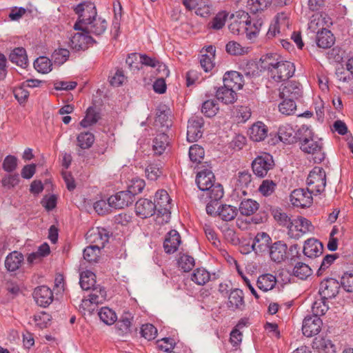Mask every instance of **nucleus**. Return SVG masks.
<instances>
[{"instance_id":"nucleus-48","label":"nucleus","mask_w":353,"mask_h":353,"mask_svg":"<svg viewBox=\"0 0 353 353\" xmlns=\"http://www.w3.org/2000/svg\"><path fill=\"white\" fill-rule=\"evenodd\" d=\"M155 125L162 128L161 132H165L172 125V121L169 115L165 113V110L160 111L157 114Z\"/></svg>"},{"instance_id":"nucleus-17","label":"nucleus","mask_w":353,"mask_h":353,"mask_svg":"<svg viewBox=\"0 0 353 353\" xmlns=\"http://www.w3.org/2000/svg\"><path fill=\"white\" fill-rule=\"evenodd\" d=\"M93 41L92 37L87 33L84 32H77L71 37L70 46L76 51L85 50L88 48V44Z\"/></svg>"},{"instance_id":"nucleus-30","label":"nucleus","mask_w":353,"mask_h":353,"mask_svg":"<svg viewBox=\"0 0 353 353\" xmlns=\"http://www.w3.org/2000/svg\"><path fill=\"white\" fill-rule=\"evenodd\" d=\"M268 128L262 122H256L249 130L250 139L254 141H261L267 137Z\"/></svg>"},{"instance_id":"nucleus-9","label":"nucleus","mask_w":353,"mask_h":353,"mask_svg":"<svg viewBox=\"0 0 353 353\" xmlns=\"http://www.w3.org/2000/svg\"><path fill=\"white\" fill-rule=\"evenodd\" d=\"M312 192L307 188L296 189L290 194V201L294 206L299 208H308L312 203Z\"/></svg>"},{"instance_id":"nucleus-16","label":"nucleus","mask_w":353,"mask_h":353,"mask_svg":"<svg viewBox=\"0 0 353 353\" xmlns=\"http://www.w3.org/2000/svg\"><path fill=\"white\" fill-rule=\"evenodd\" d=\"M302 94L300 83L290 81L280 88L279 97L281 99H297Z\"/></svg>"},{"instance_id":"nucleus-24","label":"nucleus","mask_w":353,"mask_h":353,"mask_svg":"<svg viewBox=\"0 0 353 353\" xmlns=\"http://www.w3.org/2000/svg\"><path fill=\"white\" fill-rule=\"evenodd\" d=\"M323 245L318 240L309 239L305 241L303 246V253L310 258L320 256L323 252Z\"/></svg>"},{"instance_id":"nucleus-20","label":"nucleus","mask_w":353,"mask_h":353,"mask_svg":"<svg viewBox=\"0 0 353 353\" xmlns=\"http://www.w3.org/2000/svg\"><path fill=\"white\" fill-rule=\"evenodd\" d=\"M92 292L89 295L88 299L82 300V307H89L92 304H102L106 298L105 290L100 286L94 287L91 289Z\"/></svg>"},{"instance_id":"nucleus-53","label":"nucleus","mask_w":353,"mask_h":353,"mask_svg":"<svg viewBox=\"0 0 353 353\" xmlns=\"http://www.w3.org/2000/svg\"><path fill=\"white\" fill-rule=\"evenodd\" d=\"M205 192L206 196L214 201L220 200L223 196V188L219 183L213 184L212 188Z\"/></svg>"},{"instance_id":"nucleus-21","label":"nucleus","mask_w":353,"mask_h":353,"mask_svg":"<svg viewBox=\"0 0 353 353\" xmlns=\"http://www.w3.org/2000/svg\"><path fill=\"white\" fill-rule=\"evenodd\" d=\"M196 182L201 191L208 190L214 184V175L210 170L205 169L197 173Z\"/></svg>"},{"instance_id":"nucleus-29","label":"nucleus","mask_w":353,"mask_h":353,"mask_svg":"<svg viewBox=\"0 0 353 353\" xmlns=\"http://www.w3.org/2000/svg\"><path fill=\"white\" fill-rule=\"evenodd\" d=\"M169 143V137L165 132L158 133L153 140L152 148L155 154H162Z\"/></svg>"},{"instance_id":"nucleus-22","label":"nucleus","mask_w":353,"mask_h":353,"mask_svg":"<svg viewBox=\"0 0 353 353\" xmlns=\"http://www.w3.org/2000/svg\"><path fill=\"white\" fill-rule=\"evenodd\" d=\"M223 84L234 91L241 90L243 86L242 75L236 71L226 72L223 77Z\"/></svg>"},{"instance_id":"nucleus-55","label":"nucleus","mask_w":353,"mask_h":353,"mask_svg":"<svg viewBox=\"0 0 353 353\" xmlns=\"http://www.w3.org/2000/svg\"><path fill=\"white\" fill-rule=\"evenodd\" d=\"M145 185L144 180L139 178L132 179L128 187V191L134 198V196L141 193Z\"/></svg>"},{"instance_id":"nucleus-19","label":"nucleus","mask_w":353,"mask_h":353,"mask_svg":"<svg viewBox=\"0 0 353 353\" xmlns=\"http://www.w3.org/2000/svg\"><path fill=\"white\" fill-rule=\"evenodd\" d=\"M287 245L283 241H276L270 245L267 253L272 261L276 263H281L286 258Z\"/></svg>"},{"instance_id":"nucleus-42","label":"nucleus","mask_w":353,"mask_h":353,"mask_svg":"<svg viewBox=\"0 0 353 353\" xmlns=\"http://www.w3.org/2000/svg\"><path fill=\"white\" fill-rule=\"evenodd\" d=\"M77 145L81 150L90 148L94 141V137L90 132H81L77 138Z\"/></svg>"},{"instance_id":"nucleus-49","label":"nucleus","mask_w":353,"mask_h":353,"mask_svg":"<svg viewBox=\"0 0 353 353\" xmlns=\"http://www.w3.org/2000/svg\"><path fill=\"white\" fill-rule=\"evenodd\" d=\"M293 274L295 276L303 280L311 275L312 270L307 264L299 262L294 268Z\"/></svg>"},{"instance_id":"nucleus-35","label":"nucleus","mask_w":353,"mask_h":353,"mask_svg":"<svg viewBox=\"0 0 353 353\" xmlns=\"http://www.w3.org/2000/svg\"><path fill=\"white\" fill-rule=\"evenodd\" d=\"M276 283V277L271 274H263L260 276L257 280L258 288L264 292L272 290L275 286Z\"/></svg>"},{"instance_id":"nucleus-54","label":"nucleus","mask_w":353,"mask_h":353,"mask_svg":"<svg viewBox=\"0 0 353 353\" xmlns=\"http://www.w3.org/2000/svg\"><path fill=\"white\" fill-rule=\"evenodd\" d=\"M155 198L157 207L159 206L162 210H168L170 198L168 192L164 190H159L156 192Z\"/></svg>"},{"instance_id":"nucleus-64","label":"nucleus","mask_w":353,"mask_h":353,"mask_svg":"<svg viewBox=\"0 0 353 353\" xmlns=\"http://www.w3.org/2000/svg\"><path fill=\"white\" fill-rule=\"evenodd\" d=\"M94 208L95 211L101 215H103L111 212V208H113L112 204L110 203L109 199L108 202L104 200H100L94 203Z\"/></svg>"},{"instance_id":"nucleus-57","label":"nucleus","mask_w":353,"mask_h":353,"mask_svg":"<svg viewBox=\"0 0 353 353\" xmlns=\"http://www.w3.org/2000/svg\"><path fill=\"white\" fill-rule=\"evenodd\" d=\"M195 13L202 17H208L212 13L211 4L204 0H201L196 3Z\"/></svg>"},{"instance_id":"nucleus-14","label":"nucleus","mask_w":353,"mask_h":353,"mask_svg":"<svg viewBox=\"0 0 353 353\" xmlns=\"http://www.w3.org/2000/svg\"><path fill=\"white\" fill-rule=\"evenodd\" d=\"M134 197L128 191H121L109 197L110 203L114 209H122L128 207L134 201Z\"/></svg>"},{"instance_id":"nucleus-38","label":"nucleus","mask_w":353,"mask_h":353,"mask_svg":"<svg viewBox=\"0 0 353 353\" xmlns=\"http://www.w3.org/2000/svg\"><path fill=\"white\" fill-rule=\"evenodd\" d=\"M95 274L91 271L83 272L80 275L79 283L83 290H89L95 287Z\"/></svg>"},{"instance_id":"nucleus-3","label":"nucleus","mask_w":353,"mask_h":353,"mask_svg":"<svg viewBox=\"0 0 353 353\" xmlns=\"http://www.w3.org/2000/svg\"><path fill=\"white\" fill-rule=\"evenodd\" d=\"M249 18L248 13L245 12H237L236 14H232L231 17L232 21L228 26L230 31L234 34L245 33L250 39L256 37L259 28L256 27L255 30H252Z\"/></svg>"},{"instance_id":"nucleus-23","label":"nucleus","mask_w":353,"mask_h":353,"mask_svg":"<svg viewBox=\"0 0 353 353\" xmlns=\"http://www.w3.org/2000/svg\"><path fill=\"white\" fill-rule=\"evenodd\" d=\"M181 242V236L179 232L175 230L170 231L166 235L163 243L165 252L168 254L175 252Z\"/></svg>"},{"instance_id":"nucleus-43","label":"nucleus","mask_w":353,"mask_h":353,"mask_svg":"<svg viewBox=\"0 0 353 353\" xmlns=\"http://www.w3.org/2000/svg\"><path fill=\"white\" fill-rule=\"evenodd\" d=\"M100 119L99 113L94 108L90 107L86 112L85 118L81 121L80 125L83 128H88L96 123Z\"/></svg>"},{"instance_id":"nucleus-7","label":"nucleus","mask_w":353,"mask_h":353,"mask_svg":"<svg viewBox=\"0 0 353 353\" xmlns=\"http://www.w3.org/2000/svg\"><path fill=\"white\" fill-rule=\"evenodd\" d=\"M289 18L285 13H279L276 17L274 23L271 24L267 32L268 39H272L279 35L286 34L289 30Z\"/></svg>"},{"instance_id":"nucleus-10","label":"nucleus","mask_w":353,"mask_h":353,"mask_svg":"<svg viewBox=\"0 0 353 353\" xmlns=\"http://www.w3.org/2000/svg\"><path fill=\"white\" fill-rule=\"evenodd\" d=\"M203 123V118L199 117L189 119L187 127V140L189 142L196 141L202 137Z\"/></svg>"},{"instance_id":"nucleus-25","label":"nucleus","mask_w":353,"mask_h":353,"mask_svg":"<svg viewBox=\"0 0 353 353\" xmlns=\"http://www.w3.org/2000/svg\"><path fill=\"white\" fill-rule=\"evenodd\" d=\"M216 99L225 104H230L234 103L237 99L236 91L228 88L223 84L216 91Z\"/></svg>"},{"instance_id":"nucleus-62","label":"nucleus","mask_w":353,"mask_h":353,"mask_svg":"<svg viewBox=\"0 0 353 353\" xmlns=\"http://www.w3.org/2000/svg\"><path fill=\"white\" fill-rule=\"evenodd\" d=\"M228 13L225 12H219L212 19L210 23V28L214 30L221 29L226 21Z\"/></svg>"},{"instance_id":"nucleus-50","label":"nucleus","mask_w":353,"mask_h":353,"mask_svg":"<svg viewBox=\"0 0 353 353\" xmlns=\"http://www.w3.org/2000/svg\"><path fill=\"white\" fill-rule=\"evenodd\" d=\"M295 135V142L299 141L301 144L312 138L313 132L307 125H303L296 131Z\"/></svg>"},{"instance_id":"nucleus-63","label":"nucleus","mask_w":353,"mask_h":353,"mask_svg":"<svg viewBox=\"0 0 353 353\" xmlns=\"http://www.w3.org/2000/svg\"><path fill=\"white\" fill-rule=\"evenodd\" d=\"M225 49L228 53L232 55H242L247 52L239 43L234 41H229Z\"/></svg>"},{"instance_id":"nucleus-46","label":"nucleus","mask_w":353,"mask_h":353,"mask_svg":"<svg viewBox=\"0 0 353 353\" xmlns=\"http://www.w3.org/2000/svg\"><path fill=\"white\" fill-rule=\"evenodd\" d=\"M98 314L100 319L107 325H112L117 319L115 312L107 307H102Z\"/></svg>"},{"instance_id":"nucleus-15","label":"nucleus","mask_w":353,"mask_h":353,"mask_svg":"<svg viewBox=\"0 0 353 353\" xmlns=\"http://www.w3.org/2000/svg\"><path fill=\"white\" fill-rule=\"evenodd\" d=\"M272 243L270 235L266 232H261L255 236L252 248L256 253H267Z\"/></svg>"},{"instance_id":"nucleus-58","label":"nucleus","mask_w":353,"mask_h":353,"mask_svg":"<svg viewBox=\"0 0 353 353\" xmlns=\"http://www.w3.org/2000/svg\"><path fill=\"white\" fill-rule=\"evenodd\" d=\"M204 150L199 145H193L190 148L189 157L192 162L201 163L204 157Z\"/></svg>"},{"instance_id":"nucleus-60","label":"nucleus","mask_w":353,"mask_h":353,"mask_svg":"<svg viewBox=\"0 0 353 353\" xmlns=\"http://www.w3.org/2000/svg\"><path fill=\"white\" fill-rule=\"evenodd\" d=\"M70 56V52L65 48H59L54 51L52 54V58L54 63L58 65H62L68 59Z\"/></svg>"},{"instance_id":"nucleus-6","label":"nucleus","mask_w":353,"mask_h":353,"mask_svg":"<svg viewBox=\"0 0 353 353\" xmlns=\"http://www.w3.org/2000/svg\"><path fill=\"white\" fill-rule=\"evenodd\" d=\"M274 165L272 157L267 153L258 156L252 163L254 173L259 177L265 176L268 171L274 168Z\"/></svg>"},{"instance_id":"nucleus-8","label":"nucleus","mask_w":353,"mask_h":353,"mask_svg":"<svg viewBox=\"0 0 353 353\" xmlns=\"http://www.w3.org/2000/svg\"><path fill=\"white\" fill-rule=\"evenodd\" d=\"M300 148L305 153L312 154L314 163H319L325 159L321 140L314 141L313 137L310 138L307 141L301 143Z\"/></svg>"},{"instance_id":"nucleus-31","label":"nucleus","mask_w":353,"mask_h":353,"mask_svg":"<svg viewBox=\"0 0 353 353\" xmlns=\"http://www.w3.org/2000/svg\"><path fill=\"white\" fill-rule=\"evenodd\" d=\"M9 59L16 65L26 68L28 65V57L23 48H14L10 54Z\"/></svg>"},{"instance_id":"nucleus-41","label":"nucleus","mask_w":353,"mask_h":353,"mask_svg":"<svg viewBox=\"0 0 353 353\" xmlns=\"http://www.w3.org/2000/svg\"><path fill=\"white\" fill-rule=\"evenodd\" d=\"M210 273L203 268L196 269L191 276V280L199 285H203L210 281Z\"/></svg>"},{"instance_id":"nucleus-12","label":"nucleus","mask_w":353,"mask_h":353,"mask_svg":"<svg viewBox=\"0 0 353 353\" xmlns=\"http://www.w3.org/2000/svg\"><path fill=\"white\" fill-rule=\"evenodd\" d=\"M322 321L316 316H307L303 322V334L307 337L317 334L321 328Z\"/></svg>"},{"instance_id":"nucleus-33","label":"nucleus","mask_w":353,"mask_h":353,"mask_svg":"<svg viewBox=\"0 0 353 353\" xmlns=\"http://www.w3.org/2000/svg\"><path fill=\"white\" fill-rule=\"evenodd\" d=\"M295 132L292 125L285 124L279 127L278 136L281 141L290 144L295 142Z\"/></svg>"},{"instance_id":"nucleus-34","label":"nucleus","mask_w":353,"mask_h":353,"mask_svg":"<svg viewBox=\"0 0 353 353\" xmlns=\"http://www.w3.org/2000/svg\"><path fill=\"white\" fill-rule=\"evenodd\" d=\"M259 204L251 199H243L239 205V212L242 215L250 216L254 214L259 209Z\"/></svg>"},{"instance_id":"nucleus-4","label":"nucleus","mask_w":353,"mask_h":353,"mask_svg":"<svg viewBox=\"0 0 353 353\" xmlns=\"http://www.w3.org/2000/svg\"><path fill=\"white\" fill-rule=\"evenodd\" d=\"M307 189L312 192L319 194L324 191L326 185V174L322 168L315 167L307 178Z\"/></svg>"},{"instance_id":"nucleus-39","label":"nucleus","mask_w":353,"mask_h":353,"mask_svg":"<svg viewBox=\"0 0 353 353\" xmlns=\"http://www.w3.org/2000/svg\"><path fill=\"white\" fill-rule=\"evenodd\" d=\"M178 267L185 272L190 271L195 265L194 259L186 254H179L177 259Z\"/></svg>"},{"instance_id":"nucleus-44","label":"nucleus","mask_w":353,"mask_h":353,"mask_svg":"<svg viewBox=\"0 0 353 353\" xmlns=\"http://www.w3.org/2000/svg\"><path fill=\"white\" fill-rule=\"evenodd\" d=\"M219 110V105L215 100H206L201 107V112L208 117L216 115Z\"/></svg>"},{"instance_id":"nucleus-28","label":"nucleus","mask_w":353,"mask_h":353,"mask_svg":"<svg viewBox=\"0 0 353 353\" xmlns=\"http://www.w3.org/2000/svg\"><path fill=\"white\" fill-rule=\"evenodd\" d=\"M23 261V255L14 251L10 253L6 258L5 267L10 272H14L19 268Z\"/></svg>"},{"instance_id":"nucleus-56","label":"nucleus","mask_w":353,"mask_h":353,"mask_svg":"<svg viewBox=\"0 0 353 353\" xmlns=\"http://www.w3.org/2000/svg\"><path fill=\"white\" fill-rule=\"evenodd\" d=\"M94 239L93 243H95L94 246H97L98 249L104 248L105 244L108 241L109 235L105 229L98 230L97 232L93 234Z\"/></svg>"},{"instance_id":"nucleus-59","label":"nucleus","mask_w":353,"mask_h":353,"mask_svg":"<svg viewBox=\"0 0 353 353\" xmlns=\"http://www.w3.org/2000/svg\"><path fill=\"white\" fill-rule=\"evenodd\" d=\"M100 250L93 245L88 246L83 250V259L88 262H97L99 257Z\"/></svg>"},{"instance_id":"nucleus-37","label":"nucleus","mask_w":353,"mask_h":353,"mask_svg":"<svg viewBox=\"0 0 353 353\" xmlns=\"http://www.w3.org/2000/svg\"><path fill=\"white\" fill-rule=\"evenodd\" d=\"M279 0H248V8L252 13H256L259 11L263 10L272 3L276 4Z\"/></svg>"},{"instance_id":"nucleus-5","label":"nucleus","mask_w":353,"mask_h":353,"mask_svg":"<svg viewBox=\"0 0 353 353\" xmlns=\"http://www.w3.org/2000/svg\"><path fill=\"white\" fill-rule=\"evenodd\" d=\"M314 227L311 221L303 216H298L292 220L288 231V236L294 239H299L304 234L312 232Z\"/></svg>"},{"instance_id":"nucleus-45","label":"nucleus","mask_w":353,"mask_h":353,"mask_svg":"<svg viewBox=\"0 0 353 353\" xmlns=\"http://www.w3.org/2000/svg\"><path fill=\"white\" fill-rule=\"evenodd\" d=\"M34 67L39 72L47 74L52 70V63L48 58L40 57L34 62Z\"/></svg>"},{"instance_id":"nucleus-26","label":"nucleus","mask_w":353,"mask_h":353,"mask_svg":"<svg viewBox=\"0 0 353 353\" xmlns=\"http://www.w3.org/2000/svg\"><path fill=\"white\" fill-rule=\"evenodd\" d=\"M312 347L324 353H336V347L332 341L324 337H316L312 342Z\"/></svg>"},{"instance_id":"nucleus-18","label":"nucleus","mask_w":353,"mask_h":353,"mask_svg":"<svg viewBox=\"0 0 353 353\" xmlns=\"http://www.w3.org/2000/svg\"><path fill=\"white\" fill-rule=\"evenodd\" d=\"M156 208V204L147 199H139L135 205L137 214L142 219L152 216L154 214Z\"/></svg>"},{"instance_id":"nucleus-52","label":"nucleus","mask_w":353,"mask_h":353,"mask_svg":"<svg viewBox=\"0 0 353 353\" xmlns=\"http://www.w3.org/2000/svg\"><path fill=\"white\" fill-rule=\"evenodd\" d=\"M327 299H324L321 296V299L315 301L312 306V311L313 313V316H316L317 317H319L320 316H322L325 314V312L328 310V306L326 304V300Z\"/></svg>"},{"instance_id":"nucleus-27","label":"nucleus","mask_w":353,"mask_h":353,"mask_svg":"<svg viewBox=\"0 0 353 353\" xmlns=\"http://www.w3.org/2000/svg\"><path fill=\"white\" fill-rule=\"evenodd\" d=\"M316 42L318 47L327 49L334 45L335 37L330 30L323 29L321 32H318V34H316Z\"/></svg>"},{"instance_id":"nucleus-51","label":"nucleus","mask_w":353,"mask_h":353,"mask_svg":"<svg viewBox=\"0 0 353 353\" xmlns=\"http://www.w3.org/2000/svg\"><path fill=\"white\" fill-rule=\"evenodd\" d=\"M284 100L279 105V111L285 115H291L295 113L296 105L294 99H283Z\"/></svg>"},{"instance_id":"nucleus-13","label":"nucleus","mask_w":353,"mask_h":353,"mask_svg":"<svg viewBox=\"0 0 353 353\" xmlns=\"http://www.w3.org/2000/svg\"><path fill=\"white\" fill-rule=\"evenodd\" d=\"M340 285L339 282L332 278L323 281L320 284L319 294L324 299L335 297L339 293Z\"/></svg>"},{"instance_id":"nucleus-40","label":"nucleus","mask_w":353,"mask_h":353,"mask_svg":"<svg viewBox=\"0 0 353 353\" xmlns=\"http://www.w3.org/2000/svg\"><path fill=\"white\" fill-rule=\"evenodd\" d=\"M133 319L134 317L131 313L124 312L117 324L119 330L125 334L130 332Z\"/></svg>"},{"instance_id":"nucleus-47","label":"nucleus","mask_w":353,"mask_h":353,"mask_svg":"<svg viewBox=\"0 0 353 353\" xmlns=\"http://www.w3.org/2000/svg\"><path fill=\"white\" fill-rule=\"evenodd\" d=\"M237 209L231 205H224L219 208V215L225 221L233 220L237 215Z\"/></svg>"},{"instance_id":"nucleus-61","label":"nucleus","mask_w":353,"mask_h":353,"mask_svg":"<svg viewBox=\"0 0 353 353\" xmlns=\"http://www.w3.org/2000/svg\"><path fill=\"white\" fill-rule=\"evenodd\" d=\"M50 320V315L45 312H40L34 316V321L36 325L40 329L46 327Z\"/></svg>"},{"instance_id":"nucleus-11","label":"nucleus","mask_w":353,"mask_h":353,"mask_svg":"<svg viewBox=\"0 0 353 353\" xmlns=\"http://www.w3.org/2000/svg\"><path fill=\"white\" fill-rule=\"evenodd\" d=\"M33 298L38 305L46 307L52 302L54 295L50 288L41 285L34 289Z\"/></svg>"},{"instance_id":"nucleus-36","label":"nucleus","mask_w":353,"mask_h":353,"mask_svg":"<svg viewBox=\"0 0 353 353\" xmlns=\"http://www.w3.org/2000/svg\"><path fill=\"white\" fill-rule=\"evenodd\" d=\"M325 24V18L323 17L322 14L317 12L314 14L310 19V22L308 23V29L318 34V32H321L323 29H326L324 28Z\"/></svg>"},{"instance_id":"nucleus-1","label":"nucleus","mask_w":353,"mask_h":353,"mask_svg":"<svg viewBox=\"0 0 353 353\" xmlns=\"http://www.w3.org/2000/svg\"><path fill=\"white\" fill-rule=\"evenodd\" d=\"M74 10L79 14V20L74 26L75 30H81L88 35L92 34L97 36L105 32L107 21L101 17H97V10L93 3H79Z\"/></svg>"},{"instance_id":"nucleus-2","label":"nucleus","mask_w":353,"mask_h":353,"mask_svg":"<svg viewBox=\"0 0 353 353\" xmlns=\"http://www.w3.org/2000/svg\"><path fill=\"white\" fill-rule=\"evenodd\" d=\"M260 61L261 67L268 71V75L274 81L281 82L289 79L295 72L293 63L283 60L277 54H266L263 55Z\"/></svg>"},{"instance_id":"nucleus-32","label":"nucleus","mask_w":353,"mask_h":353,"mask_svg":"<svg viewBox=\"0 0 353 353\" xmlns=\"http://www.w3.org/2000/svg\"><path fill=\"white\" fill-rule=\"evenodd\" d=\"M244 305L243 294L242 290L234 289L230 293L228 307L232 310L241 309Z\"/></svg>"}]
</instances>
